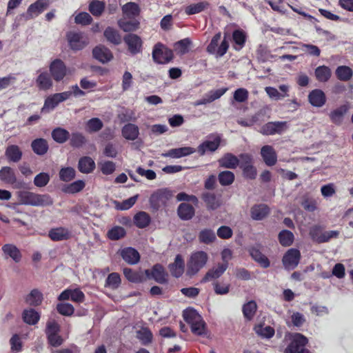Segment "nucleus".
I'll return each instance as SVG.
<instances>
[{
  "label": "nucleus",
  "instance_id": "f257e3e1",
  "mask_svg": "<svg viewBox=\"0 0 353 353\" xmlns=\"http://www.w3.org/2000/svg\"><path fill=\"white\" fill-rule=\"evenodd\" d=\"M184 320L190 325L192 332L196 335H202L205 331V323L201 316L194 309L183 311Z\"/></svg>",
  "mask_w": 353,
  "mask_h": 353
},
{
  "label": "nucleus",
  "instance_id": "f03ea898",
  "mask_svg": "<svg viewBox=\"0 0 353 353\" xmlns=\"http://www.w3.org/2000/svg\"><path fill=\"white\" fill-rule=\"evenodd\" d=\"M22 204L34 206L45 205L52 203L50 197L46 194H39L28 191H21L18 194Z\"/></svg>",
  "mask_w": 353,
  "mask_h": 353
},
{
  "label": "nucleus",
  "instance_id": "7ed1b4c3",
  "mask_svg": "<svg viewBox=\"0 0 353 353\" xmlns=\"http://www.w3.org/2000/svg\"><path fill=\"white\" fill-rule=\"evenodd\" d=\"M208 260V255L203 251L192 253L187 263V274L190 276L196 274L203 268Z\"/></svg>",
  "mask_w": 353,
  "mask_h": 353
},
{
  "label": "nucleus",
  "instance_id": "20e7f679",
  "mask_svg": "<svg viewBox=\"0 0 353 353\" xmlns=\"http://www.w3.org/2000/svg\"><path fill=\"white\" fill-rule=\"evenodd\" d=\"M221 39V32L216 33L207 47V52L214 55L216 58L223 57L227 52L229 48V43L226 37H224V39L220 43Z\"/></svg>",
  "mask_w": 353,
  "mask_h": 353
},
{
  "label": "nucleus",
  "instance_id": "39448f33",
  "mask_svg": "<svg viewBox=\"0 0 353 353\" xmlns=\"http://www.w3.org/2000/svg\"><path fill=\"white\" fill-rule=\"evenodd\" d=\"M172 193L165 188L159 189L154 191L149 199L151 208L158 210L166 206L168 201L171 199Z\"/></svg>",
  "mask_w": 353,
  "mask_h": 353
},
{
  "label": "nucleus",
  "instance_id": "423d86ee",
  "mask_svg": "<svg viewBox=\"0 0 353 353\" xmlns=\"http://www.w3.org/2000/svg\"><path fill=\"white\" fill-rule=\"evenodd\" d=\"M307 339L303 334L296 333L290 336V343L285 349L284 353H310L305 349Z\"/></svg>",
  "mask_w": 353,
  "mask_h": 353
},
{
  "label": "nucleus",
  "instance_id": "0eeeda50",
  "mask_svg": "<svg viewBox=\"0 0 353 353\" xmlns=\"http://www.w3.org/2000/svg\"><path fill=\"white\" fill-rule=\"evenodd\" d=\"M66 37L70 48L74 51L83 49L89 43L88 37L81 32L70 31Z\"/></svg>",
  "mask_w": 353,
  "mask_h": 353
},
{
  "label": "nucleus",
  "instance_id": "6e6552de",
  "mask_svg": "<svg viewBox=\"0 0 353 353\" xmlns=\"http://www.w3.org/2000/svg\"><path fill=\"white\" fill-rule=\"evenodd\" d=\"M154 61L159 64H165L170 62L173 58V52L161 43L154 46L152 51Z\"/></svg>",
  "mask_w": 353,
  "mask_h": 353
},
{
  "label": "nucleus",
  "instance_id": "1a4fd4ad",
  "mask_svg": "<svg viewBox=\"0 0 353 353\" xmlns=\"http://www.w3.org/2000/svg\"><path fill=\"white\" fill-rule=\"evenodd\" d=\"M339 235L336 230H330L323 232L319 226H314L310 228V236L312 239L319 243L328 241L332 238H336Z\"/></svg>",
  "mask_w": 353,
  "mask_h": 353
},
{
  "label": "nucleus",
  "instance_id": "9d476101",
  "mask_svg": "<svg viewBox=\"0 0 353 353\" xmlns=\"http://www.w3.org/2000/svg\"><path fill=\"white\" fill-rule=\"evenodd\" d=\"M300 259V251L295 248H291L284 254L282 262L285 269L293 270L299 265Z\"/></svg>",
  "mask_w": 353,
  "mask_h": 353
},
{
  "label": "nucleus",
  "instance_id": "9b49d317",
  "mask_svg": "<svg viewBox=\"0 0 353 353\" xmlns=\"http://www.w3.org/2000/svg\"><path fill=\"white\" fill-rule=\"evenodd\" d=\"M71 96L70 92H61L52 94L46 98L44 102L42 112L53 110L59 103L66 101Z\"/></svg>",
  "mask_w": 353,
  "mask_h": 353
},
{
  "label": "nucleus",
  "instance_id": "f8f14e48",
  "mask_svg": "<svg viewBox=\"0 0 353 353\" xmlns=\"http://www.w3.org/2000/svg\"><path fill=\"white\" fill-rule=\"evenodd\" d=\"M221 143L219 136L209 137L205 141L201 143L198 147V152L200 155H204L207 152H214L218 149Z\"/></svg>",
  "mask_w": 353,
  "mask_h": 353
},
{
  "label": "nucleus",
  "instance_id": "ddd939ff",
  "mask_svg": "<svg viewBox=\"0 0 353 353\" xmlns=\"http://www.w3.org/2000/svg\"><path fill=\"white\" fill-rule=\"evenodd\" d=\"M50 72L56 81H60L66 75L67 68L61 60L57 59L50 63Z\"/></svg>",
  "mask_w": 353,
  "mask_h": 353
},
{
  "label": "nucleus",
  "instance_id": "4468645a",
  "mask_svg": "<svg viewBox=\"0 0 353 353\" xmlns=\"http://www.w3.org/2000/svg\"><path fill=\"white\" fill-rule=\"evenodd\" d=\"M287 128V122L274 121L268 122L262 126L261 132L265 135L281 134Z\"/></svg>",
  "mask_w": 353,
  "mask_h": 353
},
{
  "label": "nucleus",
  "instance_id": "2eb2a0df",
  "mask_svg": "<svg viewBox=\"0 0 353 353\" xmlns=\"http://www.w3.org/2000/svg\"><path fill=\"white\" fill-rule=\"evenodd\" d=\"M289 90L290 86L285 84L280 85L279 90L271 86L265 88V92L268 97L275 101H279L288 97Z\"/></svg>",
  "mask_w": 353,
  "mask_h": 353
},
{
  "label": "nucleus",
  "instance_id": "dca6fc26",
  "mask_svg": "<svg viewBox=\"0 0 353 353\" xmlns=\"http://www.w3.org/2000/svg\"><path fill=\"white\" fill-rule=\"evenodd\" d=\"M85 295L81 290L76 289H66L63 291L58 297L59 301L70 299L77 303H81L84 301Z\"/></svg>",
  "mask_w": 353,
  "mask_h": 353
},
{
  "label": "nucleus",
  "instance_id": "f3484780",
  "mask_svg": "<svg viewBox=\"0 0 353 353\" xmlns=\"http://www.w3.org/2000/svg\"><path fill=\"white\" fill-rule=\"evenodd\" d=\"M251 257L257 262L261 267L266 268L270 266L268 259L261 252L259 245L250 246L248 248Z\"/></svg>",
  "mask_w": 353,
  "mask_h": 353
},
{
  "label": "nucleus",
  "instance_id": "a211bd4d",
  "mask_svg": "<svg viewBox=\"0 0 353 353\" xmlns=\"http://www.w3.org/2000/svg\"><path fill=\"white\" fill-rule=\"evenodd\" d=\"M196 152V149L192 147L186 146L178 148L170 149L166 152L162 153L163 157H170L172 159H179L190 155Z\"/></svg>",
  "mask_w": 353,
  "mask_h": 353
},
{
  "label": "nucleus",
  "instance_id": "6ab92c4d",
  "mask_svg": "<svg viewBox=\"0 0 353 353\" xmlns=\"http://www.w3.org/2000/svg\"><path fill=\"white\" fill-rule=\"evenodd\" d=\"M47 7L48 3L46 0L36 1L28 7L26 12V18L29 19L37 17L42 13Z\"/></svg>",
  "mask_w": 353,
  "mask_h": 353
},
{
  "label": "nucleus",
  "instance_id": "aec40b11",
  "mask_svg": "<svg viewBox=\"0 0 353 353\" xmlns=\"http://www.w3.org/2000/svg\"><path fill=\"white\" fill-rule=\"evenodd\" d=\"M308 100L312 106L321 108L325 105L326 97L323 90L314 89L309 93Z\"/></svg>",
  "mask_w": 353,
  "mask_h": 353
},
{
  "label": "nucleus",
  "instance_id": "412c9836",
  "mask_svg": "<svg viewBox=\"0 0 353 353\" xmlns=\"http://www.w3.org/2000/svg\"><path fill=\"white\" fill-rule=\"evenodd\" d=\"M261 154L267 165L272 166L276 164L277 155L272 146L268 145L263 146L261 150Z\"/></svg>",
  "mask_w": 353,
  "mask_h": 353
},
{
  "label": "nucleus",
  "instance_id": "4be33fe9",
  "mask_svg": "<svg viewBox=\"0 0 353 353\" xmlns=\"http://www.w3.org/2000/svg\"><path fill=\"white\" fill-rule=\"evenodd\" d=\"M92 54L94 59L103 63L110 61L113 57L111 51L103 46L94 48L92 50Z\"/></svg>",
  "mask_w": 353,
  "mask_h": 353
},
{
  "label": "nucleus",
  "instance_id": "5701e85b",
  "mask_svg": "<svg viewBox=\"0 0 353 353\" xmlns=\"http://www.w3.org/2000/svg\"><path fill=\"white\" fill-rule=\"evenodd\" d=\"M124 41L132 54H135L141 51V40L139 36L133 34H128L124 37Z\"/></svg>",
  "mask_w": 353,
  "mask_h": 353
},
{
  "label": "nucleus",
  "instance_id": "b1692460",
  "mask_svg": "<svg viewBox=\"0 0 353 353\" xmlns=\"http://www.w3.org/2000/svg\"><path fill=\"white\" fill-rule=\"evenodd\" d=\"M123 17L128 19H136L140 14L139 6L134 2H128L121 8Z\"/></svg>",
  "mask_w": 353,
  "mask_h": 353
},
{
  "label": "nucleus",
  "instance_id": "393cba45",
  "mask_svg": "<svg viewBox=\"0 0 353 353\" xmlns=\"http://www.w3.org/2000/svg\"><path fill=\"white\" fill-rule=\"evenodd\" d=\"M119 27L124 32H134L136 31L140 25V22L137 19L123 18L118 20Z\"/></svg>",
  "mask_w": 353,
  "mask_h": 353
},
{
  "label": "nucleus",
  "instance_id": "a878e982",
  "mask_svg": "<svg viewBox=\"0 0 353 353\" xmlns=\"http://www.w3.org/2000/svg\"><path fill=\"white\" fill-rule=\"evenodd\" d=\"M121 255L123 259L129 264H136L139 261V253L132 248H126L121 250Z\"/></svg>",
  "mask_w": 353,
  "mask_h": 353
},
{
  "label": "nucleus",
  "instance_id": "bb28decb",
  "mask_svg": "<svg viewBox=\"0 0 353 353\" xmlns=\"http://www.w3.org/2000/svg\"><path fill=\"white\" fill-rule=\"evenodd\" d=\"M6 257H10L15 263H19L22 258L20 250L13 244H5L2 247Z\"/></svg>",
  "mask_w": 353,
  "mask_h": 353
},
{
  "label": "nucleus",
  "instance_id": "cd10ccee",
  "mask_svg": "<svg viewBox=\"0 0 353 353\" xmlns=\"http://www.w3.org/2000/svg\"><path fill=\"white\" fill-rule=\"evenodd\" d=\"M121 133L125 139L134 141L139 137V129L135 124L128 123L122 128Z\"/></svg>",
  "mask_w": 353,
  "mask_h": 353
},
{
  "label": "nucleus",
  "instance_id": "c85d7f7f",
  "mask_svg": "<svg viewBox=\"0 0 353 353\" xmlns=\"http://www.w3.org/2000/svg\"><path fill=\"white\" fill-rule=\"evenodd\" d=\"M247 39L246 33L242 30H236L232 32L233 48L235 50L239 51L244 46Z\"/></svg>",
  "mask_w": 353,
  "mask_h": 353
},
{
  "label": "nucleus",
  "instance_id": "c756f323",
  "mask_svg": "<svg viewBox=\"0 0 353 353\" xmlns=\"http://www.w3.org/2000/svg\"><path fill=\"white\" fill-rule=\"evenodd\" d=\"M31 148L36 154L42 156L47 153L49 145L45 139L39 138L32 141Z\"/></svg>",
  "mask_w": 353,
  "mask_h": 353
},
{
  "label": "nucleus",
  "instance_id": "7c9ffc66",
  "mask_svg": "<svg viewBox=\"0 0 353 353\" xmlns=\"http://www.w3.org/2000/svg\"><path fill=\"white\" fill-rule=\"evenodd\" d=\"M5 155L10 162L17 163L22 157V152L17 145H8L5 152Z\"/></svg>",
  "mask_w": 353,
  "mask_h": 353
},
{
  "label": "nucleus",
  "instance_id": "2f4dec72",
  "mask_svg": "<svg viewBox=\"0 0 353 353\" xmlns=\"http://www.w3.org/2000/svg\"><path fill=\"white\" fill-rule=\"evenodd\" d=\"M239 163V159L231 153L225 154L219 160V164L222 168L234 169Z\"/></svg>",
  "mask_w": 353,
  "mask_h": 353
},
{
  "label": "nucleus",
  "instance_id": "473e14b6",
  "mask_svg": "<svg viewBox=\"0 0 353 353\" xmlns=\"http://www.w3.org/2000/svg\"><path fill=\"white\" fill-rule=\"evenodd\" d=\"M348 110L349 106L346 104H344L332 110L330 113V118L331 121L336 125L341 124L343 117L347 113Z\"/></svg>",
  "mask_w": 353,
  "mask_h": 353
},
{
  "label": "nucleus",
  "instance_id": "72a5a7b5",
  "mask_svg": "<svg viewBox=\"0 0 353 353\" xmlns=\"http://www.w3.org/2000/svg\"><path fill=\"white\" fill-rule=\"evenodd\" d=\"M228 267L227 263H219L216 267L212 268L206 273L203 279V281L205 282L220 277L227 270Z\"/></svg>",
  "mask_w": 353,
  "mask_h": 353
},
{
  "label": "nucleus",
  "instance_id": "f704fd0d",
  "mask_svg": "<svg viewBox=\"0 0 353 353\" xmlns=\"http://www.w3.org/2000/svg\"><path fill=\"white\" fill-rule=\"evenodd\" d=\"M169 269L172 275L176 278L183 274L184 272V261L180 254L176 256L174 262L169 265Z\"/></svg>",
  "mask_w": 353,
  "mask_h": 353
},
{
  "label": "nucleus",
  "instance_id": "c9c22d12",
  "mask_svg": "<svg viewBox=\"0 0 353 353\" xmlns=\"http://www.w3.org/2000/svg\"><path fill=\"white\" fill-rule=\"evenodd\" d=\"M37 86L39 90H48L52 86V81L47 72H42L36 79Z\"/></svg>",
  "mask_w": 353,
  "mask_h": 353
},
{
  "label": "nucleus",
  "instance_id": "e433bc0d",
  "mask_svg": "<svg viewBox=\"0 0 353 353\" xmlns=\"http://www.w3.org/2000/svg\"><path fill=\"white\" fill-rule=\"evenodd\" d=\"M0 179L5 183L13 185L17 182V177L12 168L4 166L0 170Z\"/></svg>",
  "mask_w": 353,
  "mask_h": 353
},
{
  "label": "nucleus",
  "instance_id": "4c0bfd02",
  "mask_svg": "<svg viewBox=\"0 0 353 353\" xmlns=\"http://www.w3.org/2000/svg\"><path fill=\"white\" fill-rule=\"evenodd\" d=\"M270 212L269 208L265 204L256 205L252 208L251 215L254 220L259 221L266 218Z\"/></svg>",
  "mask_w": 353,
  "mask_h": 353
},
{
  "label": "nucleus",
  "instance_id": "58836bf2",
  "mask_svg": "<svg viewBox=\"0 0 353 353\" xmlns=\"http://www.w3.org/2000/svg\"><path fill=\"white\" fill-rule=\"evenodd\" d=\"M78 168L81 172L88 174L94 170L95 162L90 157H83L79 159Z\"/></svg>",
  "mask_w": 353,
  "mask_h": 353
},
{
  "label": "nucleus",
  "instance_id": "ea45409f",
  "mask_svg": "<svg viewBox=\"0 0 353 353\" xmlns=\"http://www.w3.org/2000/svg\"><path fill=\"white\" fill-rule=\"evenodd\" d=\"M179 216L183 220H190L192 218L194 214V208L188 203H181L178 208Z\"/></svg>",
  "mask_w": 353,
  "mask_h": 353
},
{
  "label": "nucleus",
  "instance_id": "a19ab883",
  "mask_svg": "<svg viewBox=\"0 0 353 353\" xmlns=\"http://www.w3.org/2000/svg\"><path fill=\"white\" fill-rule=\"evenodd\" d=\"M151 276L159 283H165L167 282V274L163 266L159 264L154 265L151 271Z\"/></svg>",
  "mask_w": 353,
  "mask_h": 353
},
{
  "label": "nucleus",
  "instance_id": "79ce46f5",
  "mask_svg": "<svg viewBox=\"0 0 353 353\" xmlns=\"http://www.w3.org/2000/svg\"><path fill=\"white\" fill-rule=\"evenodd\" d=\"M25 301L30 305H39L43 301V294L39 290L34 289L26 296Z\"/></svg>",
  "mask_w": 353,
  "mask_h": 353
},
{
  "label": "nucleus",
  "instance_id": "37998d69",
  "mask_svg": "<svg viewBox=\"0 0 353 353\" xmlns=\"http://www.w3.org/2000/svg\"><path fill=\"white\" fill-rule=\"evenodd\" d=\"M70 234L69 231L63 228L52 229L49 232V236L53 241H63L68 239Z\"/></svg>",
  "mask_w": 353,
  "mask_h": 353
},
{
  "label": "nucleus",
  "instance_id": "c03bdc74",
  "mask_svg": "<svg viewBox=\"0 0 353 353\" xmlns=\"http://www.w3.org/2000/svg\"><path fill=\"white\" fill-rule=\"evenodd\" d=\"M52 137L55 142L63 143L69 139L70 133L65 129L59 127L52 131Z\"/></svg>",
  "mask_w": 353,
  "mask_h": 353
},
{
  "label": "nucleus",
  "instance_id": "a18cd8bd",
  "mask_svg": "<svg viewBox=\"0 0 353 353\" xmlns=\"http://www.w3.org/2000/svg\"><path fill=\"white\" fill-rule=\"evenodd\" d=\"M104 37L108 41L113 43L114 45H119L121 43V36L119 32L112 27H108L104 31Z\"/></svg>",
  "mask_w": 353,
  "mask_h": 353
},
{
  "label": "nucleus",
  "instance_id": "49530a36",
  "mask_svg": "<svg viewBox=\"0 0 353 353\" xmlns=\"http://www.w3.org/2000/svg\"><path fill=\"white\" fill-rule=\"evenodd\" d=\"M315 77L320 82H327L332 74L331 70L325 65H321L315 69Z\"/></svg>",
  "mask_w": 353,
  "mask_h": 353
},
{
  "label": "nucleus",
  "instance_id": "de8ad7c7",
  "mask_svg": "<svg viewBox=\"0 0 353 353\" xmlns=\"http://www.w3.org/2000/svg\"><path fill=\"white\" fill-rule=\"evenodd\" d=\"M22 317L25 323L29 325H35L38 323L40 315L34 309L25 310Z\"/></svg>",
  "mask_w": 353,
  "mask_h": 353
},
{
  "label": "nucleus",
  "instance_id": "09e8293b",
  "mask_svg": "<svg viewBox=\"0 0 353 353\" xmlns=\"http://www.w3.org/2000/svg\"><path fill=\"white\" fill-rule=\"evenodd\" d=\"M336 77L343 81H349L353 74L352 70L346 65H341L337 67L335 71Z\"/></svg>",
  "mask_w": 353,
  "mask_h": 353
},
{
  "label": "nucleus",
  "instance_id": "8fccbe9b",
  "mask_svg": "<svg viewBox=\"0 0 353 353\" xmlns=\"http://www.w3.org/2000/svg\"><path fill=\"white\" fill-rule=\"evenodd\" d=\"M198 237L201 243L207 245L212 243L216 239L214 232L210 229L201 230Z\"/></svg>",
  "mask_w": 353,
  "mask_h": 353
},
{
  "label": "nucleus",
  "instance_id": "3c124183",
  "mask_svg": "<svg viewBox=\"0 0 353 353\" xmlns=\"http://www.w3.org/2000/svg\"><path fill=\"white\" fill-rule=\"evenodd\" d=\"M207 1H201L196 3L190 4L185 8V12L187 14L191 15L199 13L209 6Z\"/></svg>",
  "mask_w": 353,
  "mask_h": 353
},
{
  "label": "nucleus",
  "instance_id": "603ef678",
  "mask_svg": "<svg viewBox=\"0 0 353 353\" xmlns=\"http://www.w3.org/2000/svg\"><path fill=\"white\" fill-rule=\"evenodd\" d=\"M191 44V40L189 38H185L174 43V50L177 54H184L189 51Z\"/></svg>",
  "mask_w": 353,
  "mask_h": 353
},
{
  "label": "nucleus",
  "instance_id": "864d4df0",
  "mask_svg": "<svg viewBox=\"0 0 353 353\" xmlns=\"http://www.w3.org/2000/svg\"><path fill=\"white\" fill-rule=\"evenodd\" d=\"M121 282L120 275L117 272H112L108 276L105 286L112 290H116L120 286Z\"/></svg>",
  "mask_w": 353,
  "mask_h": 353
},
{
  "label": "nucleus",
  "instance_id": "5fc2aeb1",
  "mask_svg": "<svg viewBox=\"0 0 353 353\" xmlns=\"http://www.w3.org/2000/svg\"><path fill=\"white\" fill-rule=\"evenodd\" d=\"M137 337L145 345L152 342V334L148 328L142 327L137 331Z\"/></svg>",
  "mask_w": 353,
  "mask_h": 353
},
{
  "label": "nucleus",
  "instance_id": "6e6d98bb",
  "mask_svg": "<svg viewBox=\"0 0 353 353\" xmlns=\"http://www.w3.org/2000/svg\"><path fill=\"white\" fill-rule=\"evenodd\" d=\"M203 199L208 207L212 210L216 209L221 205L220 200L213 193L206 192L203 194Z\"/></svg>",
  "mask_w": 353,
  "mask_h": 353
},
{
  "label": "nucleus",
  "instance_id": "4d7b16f0",
  "mask_svg": "<svg viewBox=\"0 0 353 353\" xmlns=\"http://www.w3.org/2000/svg\"><path fill=\"white\" fill-rule=\"evenodd\" d=\"M254 329L258 335L263 338L270 339L274 334V330L269 325L263 326L261 324H259Z\"/></svg>",
  "mask_w": 353,
  "mask_h": 353
},
{
  "label": "nucleus",
  "instance_id": "13d9d810",
  "mask_svg": "<svg viewBox=\"0 0 353 353\" xmlns=\"http://www.w3.org/2000/svg\"><path fill=\"white\" fill-rule=\"evenodd\" d=\"M138 197H139V195L137 194V195H134L133 196L128 198V199L123 200L121 202L115 201L114 202L115 208L117 210H128L134 205Z\"/></svg>",
  "mask_w": 353,
  "mask_h": 353
},
{
  "label": "nucleus",
  "instance_id": "bf43d9fd",
  "mask_svg": "<svg viewBox=\"0 0 353 353\" xmlns=\"http://www.w3.org/2000/svg\"><path fill=\"white\" fill-rule=\"evenodd\" d=\"M256 308L257 305L255 301H250L248 302L243 306V313L244 316L248 320H251L256 313Z\"/></svg>",
  "mask_w": 353,
  "mask_h": 353
},
{
  "label": "nucleus",
  "instance_id": "052dcab7",
  "mask_svg": "<svg viewBox=\"0 0 353 353\" xmlns=\"http://www.w3.org/2000/svg\"><path fill=\"white\" fill-rule=\"evenodd\" d=\"M88 132L92 133L99 132L103 127V123L99 118H92L86 123Z\"/></svg>",
  "mask_w": 353,
  "mask_h": 353
},
{
  "label": "nucleus",
  "instance_id": "680f3d73",
  "mask_svg": "<svg viewBox=\"0 0 353 353\" xmlns=\"http://www.w3.org/2000/svg\"><path fill=\"white\" fill-rule=\"evenodd\" d=\"M101 172L105 175L112 174L116 170V165L113 161H101L98 163Z\"/></svg>",
  "mask_w": 353,
  "mask_h": 353
},
{
  "label": "nucleus",
  "instance_id": "e2e57ef3",
  "mask_svg": "<svg viewBox=\"0 0 353 353\" xmlns=\"http://www.w3.org/2000/svg\"><path fill=\"white\" fill-rule=\"evenodd\" d=\"M280 243L283 246H290L294 241V234L288 230H282L279 234Z\"/></svg>",
  "mask_w": 353,
  "mask_h": 353
},
{
  "label": "nucleus",
  "instance_id": "0e129e2a",
  "mask_svg": "<svg viewBox=\"0 0 353 353\" xmlns=\"http://www.w3.org/2000/svg\"><path fill=\"white\" fill-rule=\"evenodd\" d=\"M219 183L224 186L232 184L234 180V174L231 171H223L219 174Z\"/></svg>",
  "mask_w": 353,
  "mask_h": 353
},
{
  "label": "nucleus",
  "instance_id": "69168bd1",
  "mask_svg": "<svg viewBox=\"0 0 353 353\" xmlns=\"http://www.w3.org/2000/svg\"><path fill=\"white\" fill-rule=\"evenodd\" d=\"M75 176V170L71 167L63 168L59 172L60 180L68 182L72 180Z\"/></svg>",
  "mask_w": 353,
  "mask_h": 353
},
{
  "label": "nucleus",
  "instance_id": "338daca9",
  "mask_svg": "<svg viewBox=\"0 0 353 353\" xmlns=\"http://www.w3.org/2000/svg\"><path fill=\"white\" fill-rule=\"evenodd\" d=\"M125 235V230L120 226H115L108 232V236L111 240H119Z\"/></svg>",
  "mask_w": 353,
  "mask_h": 353
},
{
  "label": "nucleus",
  "instance_id": "774afa93",
  "mask_svg": "<svg viewBox=\"0 0 353 353\" xmlns=\"http://www.w3.org/2000/svg\"><path fill=\"white\" fill-rule=\"evenodd\" d=\"M248 96L249 92L245 88H238L234 92L233 101L238 103H244L248 100Z\"/></svg>",
  "mask_w": 353,
  "mask_h": 353
}]
</instances>
